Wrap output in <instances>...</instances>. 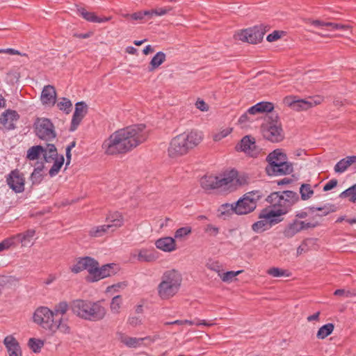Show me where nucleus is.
<instances>
[{"mask_svg":"<svg viewBox=\"0 0 356 356\" xmlns=\"http://www.w3.org/2000/svg\"><path fill=\"white\" fill-rule=\"evenodd\" d=\"M147 137L144 125L127 127L113 133L104 141L102 149L109 155L127 153L144 143Z\"/></svg>","mask_w":356,"mask_h":356,"instance_id":"1","label":"nucleus"},{"mask_svg":"<svg viewBox=\"0 0 356 356\" xmlns=\"http://www.w3.org/2000/svg\"><path fill=\"white\" fill-rule=\"evenodd\" d=\"M204 134L197 130L184 131L170 140L168 154L170 158L176 159L184 156L198 145L203 140Z\"/></svg>","mask_w":356,"mask_h":356,"instance_id":"2","label":"nucleus"},{"mask_svg":"<svg viewBox=\"0 0 356 356\" xmlns=\"http://www.w3.org/2000/svg\"><path fill=\"white\" fill-rule=\"evenodd\" d=\"M70 309L76 317L90 321H101L107 314L106 308L99 300L76 299L70 302Z\"/></svg>","mask_w":356,"mask_h":356,"instance_id":"3","label":"nucleus"},{"mask_svg":"<svg viewBox=\"0 0 356 356\" xmlns=\"http://www.w3.org/2000/svg\"><path fill=\"white\" fill-rule=\"evenodd\" d=\"M182 282V275L175 269L165 270L157 286V294L161 300H169L179 291Z\"/></svg>","mask_w":356,"mask_h":356,"instance_id":"4","label":"nucleus"},{"mask_svg":"<svg viewBox=\"0 0 356 356\" xmlns=\"http://www.w3.org/2000/svg\"><path fill=\"white\" fill-rule=\"evenodd\" d=\"M267 200L272 204V207L269 208L274 210L280 218H282V216L285 215L291 207L298 202L299 197L293 191H286L272 193L268 195Z\"/></svg>","mask_w":356,"mask_h":356,"instance_id":"5","label":"nucleus"},{"mask_svg":"<svg viewBox=\"0 0 356 356\" xmlns=\"http://www.w3.org/2000/svg\"><path fill=\"white\" fill-rule=\"evenodd\" d=\"M268 165L266 168V172L270 176H280L292 172V165L286 161L284 154L276 149L269 154L267 157Z\"/></svg>","mask_w":356,"mask_h":356,"instance_id":"6","label":"nucleus"},{"mask_svg":"<svg viewBox=\"0 0 356 356\" xmlns=\"http://www.w3.org/2000/svg\"><path fill=\"white\" fill-rule=\"evenodd\" d=\"M236 175L237 173L235 171H232L229 175H224L223 177L205 175L201 178L200 185L206 191L220 188L231 189L236 186L238 182Z\"/></svg>","mask_w":356,"mask_h":356,"instance_id":"7","label":"nucleus"},{"mask_svg":"<svg viewBox=\"0 0 356 356\" xmlns=\"http://www.w3.org/2000/svg\"><path fill=\"white\" fill-rule=\"evenodd\" d=\"M324 98L319 95L309 97L306 99H300L297 96L289 95L284 98L283 103L296 111H302L321 104Z\"/></svg>","mask_w":356,"mask_h":356,"instance_id":"8","label":"nucleus"},{"mask_svg":"<svg viewBox=\"0 0 356 356\" xmlns=\"http://www.w3.org/2000/svg\"><path fill=\"white\" fill-rule=\"evenodd\" d=\"M282 220L283 218H280L274 210L268 207L261 210L259 215V220L252 224V229L254 232L260 233L270 229Z\"/></svg>","mask_w":356,"mask_h":356,"instance_id":"9","label":"nucleus"},{"mask_svg":"<svg viewBox=\"0 0 356 356\" xmlns=\"http://www.w3.org/2000/svg\"><path fill=\"white\" fill-rule=\"evenodd\" d=\"M261 198L259 191H251L245 193L237 202H234L235 213L246 215L252 212L257 207V202Z\"/></svg>","mask_w":356,"mask_h":356,"instance_id":"10","label":"nucleus"},{"mask_svg":"<svg viewBox=\"0 0 356 356\" xmlns=\"http://www.w3.org/2000/svg\"><path fill=\"white\" fill-rule=\"evenodd\" d=\"M262 136L266 140L277 143L284 138L281 123L278 120H266L261 127Z\"/></svg>","mask_w":356,"mask_h":356,"instance_id":"11","label":"nucleus"},{"mask_svg":"<svg viewBox=\"0 0 356 356\" xmlns=\"http://www.w3.org/2000/svg\"><path fill=\"white\" fill-rule=\"evenodd\" d=\"M93 270L91 275H88L86 280L90 282H97L100 280L115 275L119 270L120 267L118 264L111 263L99 266V263L95 260Z\"/></svg>","mask_w":356,"mask_h":356,"instance_id":"12","label":"nucleus"},{"mask_svg":"<svg viewBox=\"0 0 356 356\" xmlns=\"http://www.w3.org/2000/svg\"><path fill=\"white\" fill-rule=\"evenodd\" d=\"M33 321L38 325L44 328L52 330L54 316L52 310L47 307H38L33 314Z\"/></svg>","mask_w":356,"mask_h":356,"instance_id":"13","label":"nucleus"},{"mask_svg":"<svg viewBox=\"0 0 356 356\" xmlns=\"http://www.w3.org/2000/svg\"><path fill=\"white\" fill-rule=\"evenodd\" d=\"M264 35V31L261 27H253L238 31L234 35L236 40L252 44L260 42Z\"/></svg>","mask_w":356,"mask_h":356,"instance_id":"14","label":"nucleus"},{"mask_svg":"<svg viewBox=\"0 0 356 356\" xmlns=\"http://www.w3.org/2000/svg\"><path fill=\"white\" fill-rule=\"evenodd\" d=\"M35 132L37 136L46 140H51L56 138V133L53 124L49 119L39 118L35 122Z\"/></svg>","mask_w":356,"mask_h":356,"instance_id":"15","label":"nucleus"},{"mask_svg":"<svg viewBox=\"0 0 356 356\" xmlns=\"http://www.w3.org/2000/svg\"><path fill=\"white\" fill-rule=\"evenodd\" d=\"M319 224L318 220L315 221H302L298 219H295L292 222L289 223L283 232L284 235L286 238H292L302 230L315 227Z\"/></svg>","mask_w":356,"mask_h":356,"instance_id":"16","label":"nucleus"},{"mask_svg":"<svg viewBox=\"0 0 356 356\" xmlns=\"http://www.w3.org/2000/svg\"><path fill=\"white\" fill-rule=\"evenodd\" d=\"M6 182L9 187L15 193H19L24 191L25 177L18 170H12L6 177Z\"/></svg>","mask_w":356,"mask_h":356,"instance_id":"17","label":"nucleus"},{"mask_svg":"<svg viewBox=\"0 0 356 356\" xmlns=\"http://www.w3.org/2000/svg\"><path fill=\"white\" fill-rule=\"evenodd\" d=\"M118 341L128 348H138L142 346H148L154 342L150 337L137 338L132 337L124 334H118Z\"/></svg>","mask_w":356,"mask_h":356,"instance_id":"18","label":"nucleus"},{"mask_svg":"<svg viewBox=\"0 0 356 356\" xmlns=\"http://www.w3.org/2000/svg\"><path fill=\"white\" fill-rule=\"evenodd\" d=\"M132 255L140 262L152 263L159 258V253L154 248H140L136 250Z\"/></svg>","mask_w":356,"mask_h":356,"instance_id":"19","label":"nucleus"},{"mask_svg":"<svg viewBox=\"0 0 356 356\" xmlns=\"http://www.w3.org/2000/svg\"><path fill=\"white\" fill-rule=\"evenodd\" d=\"M88 106L83 102H77L75 104V111L72 116L70 130L74 131L76 129L82 119L86 115Z\"/></svg>","mask_w":356,"mask_h":356,"instance_id":"20","label":"nucleus"},{"mask_svg":"<svg viewBox=\"0 0 356 356\" xmlns=\"http://www.w3.org/2000/svg\"><path fill=\"white\" fill-rule=\"evenodd\" d=\"M95 264V259L91 257H83L79 259L75 264L71 267V271L74 273H79L84 270H87L88 275H91V273L93 270L94 265Z\"/></svg>","mask_w":356,"mask_h":356,"instance_id":"21","label":"nucleus"},{"mask_svg":"<svg viewBox=\"0 0 356 356\" xmlns=\"http://www.w3.org/2000/svg\"><path fill=\"white\" fill-rule=\"evenodd\" d=\"M236 148L237 151L243 152L251 156H255L258 152L254 139L250 136L243 137Z\"/></svg>","mask_w":356,"mask_h":356,"instance_id":"22","label":"nucleus"},{"mask_svg":"<svg viewBox=\"0 0 356 356\" xmlns=\"http://www.w3.org/2000/svg\"><path fill=\"white\" fill-rule=\"evenodd\" d=\"M18 119L19 115L15 111L8 109L1 113L0 124L6 129H13Z\"/></svg>","mask_w":356,"mask_h":356,"instance_id":"23","label":"nucleus"},{"mask_svg":"<svg viewBox=\"0 0 356 356\" xmlns=\"http://www.w3.org/2000/svg\"><path fill=\"white\" fill-rule=\"evenodd\" d=\"M156 248L164 252H172L177 249L176 241L170 236L161 237L156 240Z\"/></svg>","mask_w":356,"mask_h":356,"instance_id":"24","label":"nucleus"},{"mask_svg":"<svg viewBox=\"0 0 356 356\" xmlns=\"http://www.w3.org/2000/svg\"><path fill=\"white\" fill-rule=\"evenodd\" d=\"M3 344L6 348L8 356H22V349L17 340L13 335L4 338Z\"/></svg>","mask_w":356,"mask_h":356,"instance_id":"25","label":"nucleus"},{"mask_svg":"<svg viewBox=\"0 0 356 356\" xmlns=\"http://www.w3.org/2000/svg\"><path fill=\"white\" fill-rule=\"evenodd\" d=\"M35 231L34 229H29L23 233L18 234L11 238L13 241L16 239L24 247H29L33 244L35 239Z\"/></svg>","mask_w":356,"mask_h":356,"instance_id":"26","label":"nucleus"},{"mask_svg":"<svg viewBox=\"0 0 356 356\" xmlns=\"http://www.w3.org/2000/svg\"><path fill=\"white\" fill-rule=\"evenodd\" d=\"M108 229L111 232L115 231L118 227H120L124 224V218L122 213L119 212H114L110 213L106 218Z\"/></svg>","mask_w":356,"mask_h":356,"instance_id":"27","label":"nucleus"},{"mask_svg":"<svg viewBox=\"0 0 356 356\" xmlns=\"http://www.w3.org/2000/svg\"><path fill=\"white\" fill-rule=\"evenodd\" d=\"M56 92L54 87L48 85L44 87L40 99L43 104L54 105L56 102Z\"/></svg>","mask_w":356,"mask_h":356,"instance_id":"28","label":"nucleus"},{"mask_svg":"<svg viewBox=\"0 0 356 356\" xmlns=\"http://www.w3.org/2000/svg\"><path fill=\"white\" fill-rule=\"evenodd\" d=\"M77 13L86 20L93 22V23H103L108 22L111 19V17H99L95 13L88 12L83 8H79L77 9Z\"/></svg>","mask_w":356,"mask_h":356,"instance_id":"29","label":"nucleus"},{"mask_svg":"<svg viewBox=\"0 0 356 356\" xmlns=\"http://www.w3.org/2000/svg\"><path fill=\"white\" fill-rule=\"evenodd\" d=\"M274 106L272 103L267 102H259L254 106L250 107L248 110L249 114L255 115L264 112H270L273 110Z\"/></svg>","mask_w":356,"mask_h":356,"instance_id":"30","label":"nucleus"},{"mask_svg":"<svg viewBox=\"0 0 356 356\" xmlns=\"http://www.w3.org/2000/svg\"><path fill=\"white\" fill-rule=\"evenodd\" d=\"M42 155L47 163H51L54 159L60 157V155L58 154L55 145L53 144H47L45 147H43Z\"/></svg>","mask_w":356,"mask_h":356,"instance_id":"31","label":"nucleus"},{"mask_svg":"<svg viewBox=\"0 0 356 356\" xmlns=\"http://www.w3.org/2000/svg\"><path fill=\"white\" fill-rule=\"evenodd\" d=\"M58 330L64 334L70 333V327L68 324V318L65 316H61L58 320H54L51 330Z\"/></svg>","mask_w":356,"mask_h":356,"instance_id":"32","label":"nucleus"},{"mask_svg":"<svg viewBox=\"0 0 356 356\" xmlns=\"http://www.w3.org/2000/svg\"><path fill=\"white\" fill-rule=\"evenodd\" d=\"M232 132V128L229 127H220L218 129L213 131L211 134V138L215 142H220L223 138H226Z\"/></svg>","mask_w":356,"mask_h":356,"instance_id":"33","label":"nucleus"},{"mask_svg":"<svg viewBox=\"0 0 356 356\" xmlns=\"http://www.w3.org/2000/svg\"><path fill=\"white\" fill-rule=\"evenodd\" d=\"M309 211L311 213L315 214V216L318 218V220H321L323 216L331 212H334V207L331 205H325L323 207H311L309 208Z\"/></svg>","mask_w":356,"mask_h":356,"instance_id":"34","label":"nucleus"},{"mask_svg":"<svg viewBox=\"0 0 356 356\" xmlns=\"http://www.w3.org/2000/svg\"><path fill=\"white\" fill-rule=\"evenodd\" d=\"M243 273V270H237V271H227L223 272L222 270L218 275V277L221 279V280L225 283H232L237 280L236 277Z\"/></svg>","mask_w":356,"mask_h":356,"instance_id":"35","label":"nucleus"},{"mask_svg":"<svg viewBox=\"0 0 356 356\" xmlns=\"http://www.w3.org/2000/svg\"><path fill=\"white\" fill-rule=\"evenodd\" d=\"M334 329V325L332 323H327L323 326H321L317 333H316V337L318 339H324L329 335H330Z\"/></svg>","mask_w":356,"mask_h":356,"instance_id":"36","label":"nucleus"},{"mask_svg":"<svg viewBox=\"0 0 356 356\" xmlns=\"http://www.w3.org/2000/svg\"><path fill=\"white\" fill-rule=\"evenodd\" d=\"M52 166L49 169V175L53 177L56 176L59 171L60 170L61 167L63 165L64 163V157L63 155H60V157L57 158L56 159H54Z\"/></svg>","mask_w":356,"mask_h":356,"instance_id":"37","label":"nucleus"},{"mask_svg":"<svg viewBox=\"0 0 356 356\" xmlns=\"http://www.w3.org/2000/svg\"><path fill=\"white\" fill-rule=\"evenodd\" d=\"M350 165H352L350 156H346L337 163L334 166V171L337 173H343L347 170Z\"/></svg>","mask_w":356,"mask_h":356,"instance_id":"38","label":"nucleus"},{"mask_svg":"<svg viewBox=\"0 0 356 356\" xmlns=\"http://www.w3.org/2000/svg\"><path fill=\"white\" fill-rule=\"evenodd\" d=\"M69 308L70 305H68V304L65 301H61L58 304L55 305L54 310H52L54 318L58 315L64 316V315L66 314Z\"/></svg>","mask_w":356,"mask_h":356,"instance_id":"39","label":"nucleus"},{"mask_svg":"<svg viewBox=\"0 0 356 356\" xmlns=\"http://www.w3.org/2000/svg\"><path fill=\"white\" fill-rule=\"evenodd\" d=\"M43 147L41 145L33 146L27 150L26 158L33 161L39 158L42 154Z\"/></svg>","mask_w":356,"mask_h":356,"instance_id":"40","label":"nucleus"},{"mask_svg":"<svg viewBox=\"0 0 356 356\" xmlns=\"http://www.w3.org/2000/svg\"><path fill=\"white\" fill-rule=\"evenodd\" d=\"M300 193L302 200H307L313 196L314 191L310 184H303L300 188Z\"/></svg>","mask_w":356,"mask_h":356,"instance_id":"41","label":"nucleus"},{"mask_svg":"<svg viewBox=\"0 0 356 356\" xmlns=\"http://www.w3.org/2000/svg\"><path fill=\"white\" fill-rule=\"evenodd\" d=\"M122 305V300L120 296H114L110 304V309L113 314H119Z\"/></svg>","mask_w":356,"mask_h":356,"instance_id":"42","label":"nucleus"},{"mask_svg":"<svg viewBox=\"0 0 356 356\" xmlns=\"http://www.w3.org/2000/svg\"><path fill=\"white\" fill-rule=\"evenodd\" d=\"M43 168L44 166L40 165L35 168L33 172L31 173V181H32L33 184H39L42 181L43 176L42 172Z\"/></svg>","mask_w":356,"mask_h":356,"instance_id":"43","label":"nucleus"},{"mask_svg":"<svg viewBox=\"0 0 356 356\" xmlns=\"http://www.w3.org/2000/svg\"><path fill=\"white\" fill-rule=\"evenodd\" d=\"M166 56L162 52H158L152 59L150 62V65L152 67V70L156 69L159 67L165 60Z\"/></svg>","mask_w":356,"mask_h":356,"instance_id":"44","label":"nucleus"},{"mask_svg":"<svg viewBox=\"0 0 356 356\" xmlns=\"http://www.w3.org/2000/svg\"><path fill=\"white\" fill-rule=\"evenodd\" d=\"M341 197L348 198L349 201L356 203V184L340 194Z\"/></svg>","mask_w":356,"mask_h":356,"instance_id":"45","label":"nucleus"},{"mask_svg":"<svg viewBox=\"0 0 356 356\" xmlns=\"http://www.w3.org/2000/svg\"><path fill=\"white\" fill-rule=\"evenodd\" d=\"M58 108L68 114L71 112L72 108V104L71 101L67 98H61L57 103Z\"/></svg>","mask_w":356,"mask_h":356,"instance_id":"46","label":"nucleus"},{"mask_svg":"<svg viewBox=\"0 0 356 356\" xmlns=\"http://www.w3.org/2000/svg\"><path fill=\"white\" fill-rule=\"evenodd\" d=\"M109 232L108 226L106 225L94 227L90 229L89 234L92 237H100Z\"/></svg>","mask_w":356,"mask_h":356,"instance_id":"47","label":"nucleus"},{"mask_svg":"<svg viewBox=\"0 0 356 356\" xmlns=\"http://www.w3.org/2000/svg\"><path fill=\"white\" fill-rule=\"evenodd\" d=\"M28 345L34 353H39L44 346V341L39 339L31 338Z\"/></svg>","mask_w":356,"mask_h":356,"instance_id":"48","label":"nucleus"},{"mask_svg":"<svg viewBox=\"0 0 356 356\" xmlns=\"http://www.w3.org/2000/svg\"><path fill=\"white\" fill-rule=\"evenodd\" d=\"M127 286V284L125 282H119L111 286H108L106 289V293H110L111 295L120 292L124 290Z\"/></svg>","mask_w":356,"mask_h":356,"instance_id":"49","label":"nucleus"},{"mask_svg":"<svg viewBox=\"0 0 356 356\" xmlns=\"http://www.w3.org/2000/svg\"><path fill=\"white\" fill-rule=\"evenodd\" d=\"M192 232V229L189 226L182 227L181 228H179L177 229L175 232V239H181L183 238L189 234H191Z\"/></svg>","mask_w":356,"mask_h":356,"instance_id":"50","label":"nucleus"},{"mask_svg":"<svg viewBox=\"0 0 356 356\" xmlns=\"http://www.w3.org/2000/svg\"><path fill=\"white\" fill-rule=\"evenodd\" d=\"M206 267L208 269L216 272L218 275L223 270L222 264L219 261L213 260L208 261L206 264Z\"/></svg>","mask_w":356,"mask_h":356,"instance_id":"51","label":"nucleus"},{"mask_svg":"<svg viewBox=\"0 0 356 356\" xmlns=\"http://www.w3.org/2000/svg\"><path fill=\"white\" fill-rule=\"evenodd\" d=\"M267 273L274 277H289V274L287 273V271L279 268H270L267 270Z\"/></svg>","mask_w":356,"mask_h":356,"instance_id":"52","label":"nucleus"},{"mask_svg":"<svg viewBox=\"0 0 356 356\" xmlns=\"http://www.w3.org/2000/svg\"><path fill=\"white\" fill-rule=\"evenodd\" d=\"M221 215H225L226 213H235V209H234V203L232 204H222L218 210Z\"/></svg>","mask_w":356,"mask_h":356,"instance_id":"53","label":"nucleus"},{"mask_svg":"<svg viewBox=\"0 0 356 356\" xmlns=\"http://www.w3.org/2000/svg\"><path fill=\"white\" fill-rule=\"evenodd\" d=\"M172 10L171 6L158 7L154 9V15L161 17L168 14Z\"/></svg>","mask_w":356,"mask_h":356,"instance_id":"54","label":"nucleus"},{"mask_svg":"<svg viewBox=\"0 0 356 356\" xmlns=\"http://www.w3.org/2000/svg\"><path fill=\"white\" fill-rule=\"evenodd\" d=\"M283 35H284V31H275L272 33L269 34L266 39L268 42H275L281 38Z\"/></svg>","mask_w":356,"mask_h":356,"instance_id":"55","label":"nucleus"},{"mask_svg":"<svg viewBox=\"0 0 356 356\" xmlns=\"http://www.w3.org/2000/svg\"><path fill=\"white\" fill-rule=\"evenodd\" d=\"M326 26L330 27L332 30H349L351 29L349 24H335L332 22H327Z\"/></svg>","mask_w":356,"mask_h":356,"instance_id":"56","label":"nucleus"},{"mask_svg":"<svg viewBox=\"0 0 356 356\" xmlns=\"http://www.w3.org/2000/svg\"><path fill=\"white\" fill-rule=\"evenodd\" d=\"M143 323L142 318L138 316H130L128 319V323L132 327H137Z\"/></svg>","mask_w":356,"mask_h":356,"instance_id":"57","label":"nucleus"},{"mask_svg":"<svg viewBox=\"0 0 356 356\" xmlns=\"http://www.w3.org/2000/svg\"><path fill=\"white\" fill-rule=\"evenodd\" d=\"M14 243L13 238H9L3 240L0 243V252L8 249L10 247L13 246Z\"/></svg>","mask_w":356,"mask_h":356,"instance_id":"58","label":"nucleus"},{"mask_svg":"<svg viewBox=\"0 0 356 356\" xmlns=\"http://www.w3.org/2000/svg\"><path fill=\"white\" fill-rule=\"evenodd\" d=\"M205 232L211 236H216L219 233V228L212 225H207L205 227Z\"/></svg>","mask_w":356,"mask_h":356,"instance_id":"59","label":"nucleus"},{"mask_svg":"<svg viewBox=\"0 0 356 356\" xmlns=\"http://www.w3.org/2000/svg\"><path fill=\"white\" fill-rule=\"evenodd\" d=\"M124 17L133 20H142L144 17L142 11H138L132 14L124 15Z\"/></svg>","mask_w":356,"mask_h":356,"instance_id":"60","label":"nucleus"},{"mask_svg":"<svg viewBox=\"0 0 356 356\" xmlns=\"http://www.w3.org/2000/svg\"><path fill=\"white\" fill-rule=\"evenodd\" d=\"M334 294L335 296H342L344 298L351 297L354 295L351 291L345 289H337L334 291Z\"/></svg>","mask_w":356,"mask_h":356,"instance_id":"61","label":"nucleus"},{"mask_svg":"<svg viewBox=\"0 0 356 356\" xmlns=\"http://www.w3.org/2000/svg\"><path fill=\"white\" fill-rule=\"evenodd\" d=\"M337 185V181L336 179H332L325 184L323 187V191H328L330 190H332V188L336 187Z\"/></svg>","mask_w":356,"mask_h":356,"instance_id":"62","label":"nucleus"},{"mask_svg":"<svg viewBox=\"0 0 356 356\" xmlns=\"http://www.w3.org/2000/svg\"><path fill=\"white\" fill-rule=\"evenodd\" d=\"M195 105L202 111H207L209 108L208 105L203 100H197Z\"/></svg>","mask_w":356,"mask_h":356,"instance_id":"63","label":"nucleus"},{"mask_svg":"<svg viewBox=\"0 0 356 356\" xmlns=\"http://www.w3.org/2000/svg\"><path fill=\"white\" fill-rule=\"evenodd\" d=\"M1 54H8L10 55H20V52L14 49H0Z\"/></svg>","mask_w":356,"mask_h":356,"instance_id":"64","label":"nucleus"}]
</instances>
